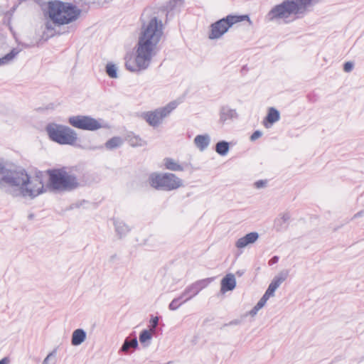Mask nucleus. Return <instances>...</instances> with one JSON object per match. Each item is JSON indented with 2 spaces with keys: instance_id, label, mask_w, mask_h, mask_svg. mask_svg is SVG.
I'll return each mask as SVG.
<instances>
[{
  "instance_id": "nucleus-1",
  "label": "nucleus",
  "mask_w": 364,
  "mask_h": 364,
  "mask_svg": "<svg viewBox=\"0 0 364 364\" xmlns=\"http://www.w3.org/2000/svg\"><path fill=\"white\" fill-rule=\"evenodd\" d=\"M162 36L163 24L157 17L154 16L147 22L144 21L135 55L125 57L126 68L133 73L147 69L158 52V44Z\"/></svg>"
},
{
  "instance_id": "nucleus-2",
  "label": "nucleus",
  "mask_w": 364,
  "mask_h": 364,
  "mask_svg": "<svg viewBox=\"0 0 364 364\" xmlns=\"http://www.w3.org/2000/svg\"><path fill=\"white\" fill-rule=\"evenodd\" d=\"M40 175L31 178L24 170H12L0 159V186L18 187L24 197L33 198L43 193L42 173Z\"/></svg>"
},
{
  "instance_id": "nucleus-3",
  "label": "nucleus",
  "mask_w": 364,
  "mask_h": 364,
  "mask_svg": "<svg viewBox=\"0 0 364 364\" xmlns=\"http://www.w3.org/2000/svg\"><path fill=\"white\" fill-rule=\"evenodd\" d=\"M321 0H284L282 4L274 6L267 14L269 21L275 19H287L291 15L296 18L303 16L311 7L320 2Z\"/></svg>"
},
{
  "instance_id": "nucleus-4",
  "label": "nucleus",
  "mask_w": 364,
  "mask_h": 364,
  "mask_svg": "<svg viewBox=\"0 0 364 364\" xmlns=\"http://www.w3.org/2000/svg\"><path fill=\"white\" fill-rule=\"evenodd\" d=\"M48 15L53 23L63 25L76 20L80 15V10L76 6L62 1L48 3Z\"/></svg>"
},
{
  "instance_id": "nucleus-5",
  "label": "nucleus",
  "mask_w": 364,
  "mask_h": 364,
  "mask_svg": "<svg viewBox=\"0 0 364 364\" xmlns=\"http://www.w3.org/2000/svg\"><path fill=\"white\" fill-rule=\"evenodd\" d=\"M49 187L58 192L70 191L77 188L80 183L75 176L69 173L65 168L48 170Z\"/></svg>"
},
{
  "instance_id": "nucleus-6",
  "label": "nucleus",
  "mask_w": 364,
  "mask_h": 364,
  "mask_svg": "<svg viewBox=\"0 0 364 364\" xmlns=\"http://www.w3.org/2000/svg\"><path fill=\"white\" fill-rule=\"evenodd\" d=\"M148 183L151 187L164 191L176 190L183 186V181L171 173H152L149 176Z\"/></svg>"
},
{
  "instance_id": "nucleus-7",
  "label": "nucleus",
  "mask_w": 364,
  "mask_h": 364,
  "mask_svg": "<svg viewBox=\"0 0 364 364\" xmlns=\"http://www.w3.org/2000/svg\"><path fill=\"white\" fill-rule=\"evenodd\" d=\"M46 130L50 139L60 144L73 145L77 139L76 132L67 126L51 123L46 126Z\"/></svg>"
},
{
  "instance_id": "nucleus-8",
  "label": "nucleus",
  "mask_w": 364,
  "mask_h": 364,
  "mask_svg": "<svg viewBox=\"0 0 364 364\" xmlns=\"http://www.w3.org/2000/svg\"><path fill=\"white\" fill-rule=\"evenodd\" d=\"M249 19L247 16H232L229 15L210 26V32L209 33L210 39H218L225 33L230 27L233 24L242 21L244 19Z\"/></svg>"
},
{
  "instance_id": "nucleus-9",
  "label": "nucleus",
  "mask_w": 364,
  "mask_h": 364,
  "mask_svg": "<svg viewBox=\"0 0 364 364\" xmlns=\"http://www.w3.org/2000/svg\"><path fill=\"white\" fill-rule=\"evenodd\" d=\"M178 105V102L177 101H172L165 107L156 109L153 112H145L142 116L150 126L157 127L161 123L163 119L168 116Z\"/></svg>"
},
{
  "instance_id": "nucleus-10",
  "label": "nucleus",
  "mask_w": 364,
  "mask_h": 364,
  "mask_svg": "<svg viewBox=\"0 0 364 364\" xmlns=\"http://www.w3.org/2000/svg\"><path fill=\"white\" fill-rule=\"evenodd\" d=\"M69 123L74 127L89 131H95L102 127L97 120L88 116L71 117L69 118Z\"/></svg>"
},
{
  "instance_id": "nucleus-11",
  "label": "nucleus",
  "mask_w": 364,
  "mask_h": 364,
  "mask_svg": "<svg viewBox=\"0 0 364 364\" xmlns=\"http://www.w3.org/2000/svg\"><path fill=\"white\" fill-rule=\"evenodd\" d=\"M211 281L210 278L200 279L187 286L180 295V298L183 299L182 303H186L198 295Z\"/></svg>"
},
{
  "instance_id": "nucleus-12",
  "label": "nucleus",
  "mask_w": 364,
  "mask_h": 364,
  "mask_svg": "<svg viewBox=\"0 0 364 364\" xmlns=\"http://www.w3.org/2000/svg\"><path fill=\"white\" fill-rule=\"evenodd\" d=\"M114 227V236L117 240L124 239L132 231V227L117 217H113L111 219Z\"/></svg>"
},
{
  "instance_id": "nucleus-13",
  "label": "nucleus",
  "mask_w": 364,
  "mask_h": 364,
  "mask_svg": "<svg viewBox=\"0 0 364 364\" xmlns=\"http://www.w3.org/2000/svg\"><path fill=\"white\" fill-rule=\"evenodd\" d=\"M259 238V234L257 232H252L244 237L238 239L235 243V246L238 249H242L249 245L255 243Z\"/></svg>"
},
{
  "instance_id": "nucleus-14",
  "label": "nucleus",
  "mask_w": 364,
  "mask_h": 364,
  "mask_svg": "<svg viewBox=\"0 0 364 364\" xmlns=\"http://www.w3.org/2000/svg\"><path fill=\"white\" fill-rule=\"evenodd\" d=\"M236 279L232 274H228L221 280V291L223 292L232 291L235 288Z\"/></svg>"
},
{
  "instance_id": "nucleus-15",
  "label": "nucleus",
  "mask_w": 364,
  "mask_h": 364,
  "mask_svg": "<svg viewBox=\"0 0 364 364\" xmlns=\"http://www.w3.org/2000/svg\"><path fill=\"white\" fill-rule=\"evenodd\" d=\"M210 137L208 134H199L194 139L195 146L201 151H204L210 144Z\"/></svg>"
},
{
  "instance_id": "nucleus-16",
  "label": "nucleus",
  "mask_w": 364,
  "mask_h": 364,
  "mask_svg": "<svg viewBox=\"0 0 364 364\" xmlns=\"http://www.w3.org/2000/svg\"><path fill=\"white\" fill-rule=\"evenodd\" d=\"M237 117V113L235 109H230L228 107H223L220 112L219 122L224 124L228 119H232Z\"/></svg>"
},
{
  "instance_id": "nucleus-17",
  "label": "nucleus",
  "mask_w": 364,
  "mask_h": 364,
  "mask_svg": "<svg viewBox=\"0 0 364 364\" xmlns=\"http://www.w3.org/2000/svg\"><path fill=\"white\" fill-rule=\"evenodd\" d=\"M86 339V332L81 328H77L73 332L71 343L73 346L82 344Z\"/></svg>"
},
{
  "instance_id": "nucleus-18",
  "label": "nucleus",
  "mask_w": 364,
  "mask_h": 364,
  "mask_svg": "<svg viewBox=\"0 0 364 364\" xmlns=\"http://www.w3.org/2000/svg\"><path fill=\"white\" fill-rule=\"evenodd\" d=\"M290 218L288 213L283 214L280 218H278L274 221V228L277 231L281 232L287 229V222Z\"/></svg>"
},
{
  "instance_id": "nucleus-19",
  "label": "nucleus",
  "mask_w": 364,
  "mask_h": 364,
  "mask_svg": "<svg viewBox=\"0 0 364 364\" xmlns=\"http://www.w3.org/2000/svg\"><path fill=\"white\" fill-rule=\"evenodd\" d=\"M164 166L166 169H168V170H171L173 171H183V166L171 158H166L164 159Z\"/></svg>"
},
{
  "instance_id": "nucleus-20",
  "label": "nucleus",
  "mask_w": 364,
  "mask_h": 364,
  "mask_svg": "<svg viewBox=\"0 0 364 364\" xmlns=\"http://www.w3.org/2000/svg\"><path fill=\"white\" fill-rule=\"evenodd\" d=\"M288 276L289 271L282 270L273 278L271 283L278 288L287 279Z\"/></svg>"
},
{
  "instance_id": "nucleus-21",
  "label": "nucleus",
  "mask_w": 364,
  "mask_h": 364,
  "mask_svg": "<svg viewBox=\"0 0 364 364\" xmlns=\"http://www.w3.org/2000/svg\"><path fill=\"white\" fill-rule=\"evenodd\" d=\"M138 346V342L136 338L129 340L127 338L122 346L120 350L124 353H128L130 348H136Z\"/></svg>"
},
{
  "instance_id": "nucleus-22",
  "label": "nucleus",
  "mask_w": 364,
  "mask_h": 364,
  "mask_svg": "<svg viewBox=\"0 0 364 364\" xmlns=\"http://www.w3.org/2000/svg\"><path fill=\"white\" fill-rule=\"evenodd\" d=\"M229 149V143L225 141H220L215 145V151L221 156H225L228 153Z\"/></svg>"
},
{
  "instance_id": "nucleus-23",
  "label": "nucleus",
  "mask_w": 364,
  "mask_h": 364,
  "mask_svg": "<svg viewBox=\"0 0 364 364\" xmlns=\"http://www.w3.org/2000/svg\"><path fill=\"white\" fill-rule=\"evenodd\" d=\"M279 119V112L274 108L271 107L269 109L268 114L266 117V120L269 124H273Z\"/></svg>"
},
{
  "instance_id": "nucleus-24",
  "label": "nucleus",
  "mask_w": 364,
  "mask_h": 364,
  "mask_svg": "<svg viewBox=\"0 0 364 364\" xmlns=\"http://www.w3.org/2000/svg\"><path fill=\"white\" fill-rule=\"evenodd\" d=\"M122 144V140L120 137L114 136L108 140L105 143V146L108 149H113L119 147Z\"/></svg>"
},
{
  "instance_id": "nucleus-25",
  "label": "nucleus",
  "mask_w": 364,
  "mask_h": 364,
  "mask_svg": "<svg viewBox=\"0 0 364 364\" xmlns=\"http://www.w3.org/2000/svg\"><path fill=\"white\" fill-rule=\"evenodd\" d=\"M18 53L19 50L14 48L9 53L0 58V65L9 63Z\"/></svg>"
},
{
  "instance_id": "nucleus-26",
  "label": "nucleus",
  "mask_w": 364,
  "mask_h": 364,
  "mask_svg": "<svg viewBox=\"0 0 364 364\" xmlns=\"http://www.w3.org/2000/svg\"><path fill=\"white\" fill-rule=\"evenodd\" d=\"M127 141L132 146H142L145 144L144 141L134 135H128Z\"/></svg>"
},
{
  "instance_id": "nucleus-27",
  "label": "nucleus",
  "mask_w": 364,
  "mask_h": 364,
  "mask_svg": "<svg viewBox=\"0 0 364 364\" xmlns=\"http://www.w3.org/2000/svg\"><path fill=\"white\" fill-rule=\"evenodd\" d=\"M106 73L112 78H117V69L115 65L108 63L106 66Z\"/></svg>"
},
{
  "instance_id": "nucleus-28",
  "label": "nucleus",
  "mask_w": 364,
  "mask_h": 364,
  "mask_svg": "<svg viewBox=\"0 0 364 364\" xmlns=\"http://www.w3.org/2000/svg\"><path fill=\"white\" fill-rule=\"evenodd\" d=\"M153 333H154L151 332L149 330L142 331L139 335V341L141 343H145L146 341H150Z\"/></svg>"
},
{
  "instance_id": "nucleus-29",
  "label": "nucleus",
  "mask_w": 364,
  "mask_h": 364,
  "mask_svg": "<svg viewBox=\"0 0 364 364\" xmlns=\"http://www.w3.org/2000/svg\"><path fill=\"white\" fill-rule=\"evenodd\" d=\"M183 299L180 298V296L177 298L173 299L171 302L168 305V309L171 311H175L179 308L181 305H182L183 303H182Z\"/></svg>"
},
{
  "instance_id": "nucleus-30",
  "label": "nucleus",
  "mask_w": 364,
  "mask_h": 364,
  "mask_svg": "<svg viewBox=\"0 0 364 364\" xmlns=\"http://www.w3.org/2000/svg\"><path fill=\"white\" fill-rule=\"evenodd\" d=\"M264 306V303L259 301L257 304L253 307V309L250 311V315L252 316H255L258 311L260 310Z\"/></svg>"
},
{
  "instance_id": "nucleus-31",
  "label": "nucleus",
  "mask_w": 364,
  "mask_h": 364,
  "mask_svg": "<svg viewBox=\"0 0 364 364\" xmlns=\"http://www.w3.org/2000/svg\"><path fill=\"white\" fill-rule=\"evenodd\" d=\"M56 353H57L56 349H54L52 352L48 353L47 355V356L44 358L42 364H49V362L51 360V359L55 358Z\"/></svg>"
},
{
  "instance_id": "nucleus-32",
  "label": "nucleus",
  "mask_w": 364,
  "mask_h": 364,
  "mask_svg": "<svg viewBox=\"0 0 364 364\" xmlns=\"http://www.w3.org/2000/svg\"><path fill=\"white\" fill-rule=\"evenodd\" d=\"M150 323H151V326H150L149 331L154 333L155 331H156V328L159 323V318L157 316L153 317L151 319Z\"/></svg>"
},
{
  "instance_id": "nucleus-33",
  "label": "nucleus",
  "mask_w": 364,
  "mask_h": 364,
  "mask_svg": "<svg viewBox=\"0 0 364 364\" xmlns=\"http://www.w3.org/2000/svg\"><path fill=\"white\" fill-rule=\"evenodd\" d=\"M272 296H274L273 294L268 292L267 291H265L264 294L262 296V297L259 299V301L265 305L267 301Z\"/></svg>"
},
{
  "instance_id": "nucleus-34",
  "label": "nucleus",
  "mask_w": 364,
  "mask_h": 364,
  "mask_svg": "<svg viewBox=\"0 0 364 364\" xmlns=\"http://www.w3.org/2000/svg\"><path fill=\"white\" fill-rule=\"evenodd\" d=\"M353 68V63L351 62H346L343 65V70L346 73H349Z\"/></svg>"
},
{
  "instance_id": "nucleus-35",
  "label": "nucleus",
  "mask_w": 364,
  "mask_h": 364,
  "mask_svg": "<svg viewBox=\"0 0 364 364\" xmlns=\"http://www.w3.org/2000/svg\"><path fill=\"white\" fill-rule=\"evenodd\" d=\"M262 135V132L257 130V131H255L250 136V139L252 141H255L256 139H257L258 138H259Z\"/></svg>"
},
{
  "instance_id": "nucleus-36",
  "label": "nucleus",
  "mask_w": 364,
  "mask_h": 364,
  "mask_svg": "<svg viewBox=\"0 0 364 364\" xmlns=\"http://www.w3.org/2000/svg\"><path fill=\"white\" fill-rule=\"evenodd\" d=\"M278 288L276 287L272 283H270L266 291H267L268 292L271 293L274 296V292Z\"/></svg>"
},
{
  "instance_id": "nucleus-37",
  "label": "nucleus",
  "mask_w": 364,
  "mask_h": 364,
  "mask_svg": "<svg viewBox=\"0 0 364 364\" xmlns=\"http://www.w3.org/2000/svg\"><path fill=\"white\" fill-rule=\"evenodd\" d=\"M183 1L182 0H173L170 2V6L171 8L175 7L176 5H181L182 4Z\"/></svg>"
},
{
  "instance_id": "nucleus-38",
  "label": "nucleus",
  "mask_w": 364,
  "mask_h": 364,
  "mask_svg": "<svg viewBox=\"0 0 364 364\" xmlns=\"http://www.w3.org/2000/svg\"><path fill=\"white\" fill-rule=\"evenodd\" d=\"M279 261V257L278 256H274L272 259L269 261V265H273L274 264L277 263Z\"/></svg>"
},
{
  "instance_id": "nucleus-39",
  "label": "nucleus",
  "mask_w": 364,
  "mask_h": 364,
  "mask_svg": "<svg viewBox=\"0 0 364 364\" xmlns=\"http://www.w3.org/2000/svg\"><path fill=\"white\" fill-rule=\"evenodd\" d=\"M266 181H258L255 183V186L257 188H260L264 186Z\"/></svg>"
},
{
  "instance_id": "nucleus-40",
  "label": "nucleus",
  "mask_w": 364,
  "mask_h": 364,
  "mask_svg": "<svg viewBox=\"0 0 364 364\" xmlns=\"http://www.w3.org/2000/svg\"><path fill=\"white\" fill-rule=\"evenodd\" d=\"M9 358L5 357L0 360V364H9Z\"/></svg>"
},
{
  "instance_id": "nucleus-41",
  "label": "nucleus",
  "mask_w": 364,
  "mask_h": 364,
  "mask_svg": "<svg viewBox=\"0 0 364 364\" xmlns=\"http://www.w3.org/2000/svg\"><path fill=\"white\" fill-rule=\"evenodd\" d=\"M36 217L35 215V213L34 212H31L28 215V220H33L34 219V218Z\"/></svg>"
},
{
  "instance_id": "nucleus-42",
  "label": "nucleus",
  "mask_w": 364,
  "mask_h": 364,
  "mask_svg": "<svg viewBox=\"0 0 364 364\" xmlns=\"http://www.w3.org/2000/svg\"><path fill=\"white\" fill-rule=\"evenodd\" d=\"M364 214V211H360L354 215V218L360 217Z\"/></svg>"
},
{
  "instance_id": "nucleus-43",
  "label": "nucleus",
  "mask_w": 364,
  "mask_h": 364,
  "mask_svg": "<svg viewBox=\"0 0 364 364\" xmlns=\"http://www.w3.org/2000/svg\"><path fill=\"white\" fill-rule=\"evenodd\" d=\"M46 28H47L48 29L50 28V25H49V23H46Z\"/></svg>"
},
{
  "instance_id": "nucleus-44",
  "label": "nucleus",
  "mask_w": 364,
  "mask_h": 364,
  "mask_svg": "<svg viewBox=\"0 0 364 364\" xmlns=\"http://www.w3.org/2000/svg\"><path fill=\"white\" fill-rule=\"evenodd\" d=\"M237 274H239V275H241V274H242V273H241V272H237Z\"/></svg>"
},
{
  "instance_id": "nucleus-45",
  "label": "nucleus",
  "mask_w": 364,
  "mask_h": 364,
  "mask_svg": "<svg viewBox=\"0 0 364 364\" xmlns=\"http://www.w3.org/2000/svg\"><path fill=\"white\" fill-rule=\"evenodd\" d=\"M265 127L268 128V125L267 124H264Z\"/></svg>"
}]
</instances>
